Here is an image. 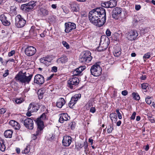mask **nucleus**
<instances>
[{
  "instance_id": "obj_1",
  "label": "nucleus",
  "mask_w": 155,
  "mask_h": 155,
  "mask_svg": "<svg viewBox=\"0 0 155 155\" xmlns=\"http://www.w3.org/2000/svg\"><path fill=\"white\" fill-rule=\"evenodd\" d=\"M90 21L98 27L102 26L106 21L105 10L101 7L97 8L90 12L89 14Z\"/></svg>"
},
{
  "instance_id": "obj_2",
  "label": "nucleus",
  "mask_w": 155,
  "mask_h": 155,
  "mask_svg": "<svg viewBox=\"0 0 155 155\" xmlns=\"http://www.w3.org/2000/svg\"><path fill=\"white\" fill-rule=\"evenodd\" d=\"M32 76V74H31L27 76L26 72L23 73L22 71H20L16 75L15 78L17 81L22 84H28L31 81Z\"/></svg>"
},
{
  "instance_id": "obj_3",
  "label": "nucleus",
  "mask_w": 155,
  "mask_h": 155,
  "mask_svg": "<svg viewBox=\"0 0 155 155\" xmlns=\"http://www.w3.org/2000/svg\"><path fill=\"white\" fill-rule=\"evenodd\" d=\"M91 54V53L88 51H84L80 56L79 59L80 62L85 64L89 63L92 58Z\"/></svg>"
},
{
  "instance_id": "obj_4",
  "label": "nucleus",
  "mask_w": 155,
  "mask_h": 155,
  "mask_svg": "<svg viewBox=\"0 0 155 155\" xmlns=\"http://www.w3.org/2000/svg\"><path fill=\"white\" fill-rule=\"evenodd\" d=\"M20 121L27 128L30 130H32L33 128L34 122L31 118L25 117L21 119Z\"/></svg>"
},
{
  "instance_id": "obj_5",
  "label": "nucleus",
  "mask_w": 155,
  "mask_h": 155,
  "mask_svg": "<svg viewBox=\"0 0 155 155\" xmlns=\"http://www.w3.org/2000/svg\"><path fill=\"white\" fill-rule=\"evenodd\" d=\"M102 68L98 64H96L91 66L90 71L92 75L95 77L99 76L101 74Z\"/></svg>"
},
{
  "instance_id": "obj_6",
  "label": "nucleus",
  "mask_w": 155,
  "mask_h": 155,
  "mask_svg": "<svg viewBox=\"0 0 155 155\" xmlns=\"http://www.w3.org/2000/svg\"><path fill=\"white\" fill-rule=\"evenodd\" d=\"M12 19L11 15L8 13H5L0 16V20L2 24L5 26L9 25Z\"/></svg>"
},
{
  "instance_id": "obj_7",
  "label": "nucleus",
  "mask_w": 155,
  "mask_h": 155,
  "mask_svg": "<svg viewBox=\"0 0 155 155\" xmlns=\"http://www.w3.org/2000/svg\"><path fill=\"white\" fill-rule=\"evenodd\" d=\"M26 23V21L22 16L18 15L15 18V25L18 28L23 27Z\"/></svg>"
},
{
  "instance_id": "obj_8",
  "label": "nucleus",
  "mask_w": 155,
  "mask_h": 155,
  "mask_svg": "<svg viewBox=\"0 0 155 155\" xmlns=\"http://www.w3.org/2000/svg\"><path fill=\"white\" fill-rule=\"evenodd\" d=\"M37 2L35 1H31L28 3L21 5V9L24 11L29 12L30 10L33 8L36 5Z\"/></svg>"
},
{
  "instance_id": "obj_9",
  "label": "nucleus",
  "mask_w": 155,
  "mask_h": 155,
  "mask_svg": "<svg viewBox=\"0 0 155 155\" xmlns=\"http://www.w3.org/2000/svg\"><path fill=\"white\" fill-rule=\"evenodd\" d=\"M46 118V115L45 113H43L38 118L34 120L37 124V126L41 129H43L44 125L42 120H45Z\"/></svg>"
},
{
  "instance_id": "obj_10",
  "label": "nucleus",
  "mask_w": 155,
  "mask_h": 155,
  "mask_svg": "<svg viewBox=\"0 0 155 155\" xmlns=\"http://www.w3.org/2000/svg\"><path fill=\"white\" fill-rule=\"evenodd\" d=\"M79 82V80L77 77H73L71 78L68 81V87L71 89H74L78 84Z\"/></svg>"
},
{
  "instance_id": "obj_11",
  "label": "nucleus",
  "mask_w": 155,
  "mask_h": 155,
  "mask_svg": "<svg viewBox=\"0 0 155 155\" xmlns=\"http://www.w3.org/2000/svg\"><path fill=\"white\" fill-rule=\"evenodd\" d=\"M117 4V2L115 0H110L109 1L102 3L101 5L103 7L108 8L115 7Z\"/></svg>"
},
{
  "instance_id": "obj_12",
  "label": "nucleus",
  "mask_w": 155,
  "mask_h": 155,
  "mask_svg": "<svg viewBox=\"0 0 155 155\" xmlns=\"http://www.w3.org/2000/svg\"><path fill=\"white\" fill-rule=\"evenodd\" d=\"M122 13V9L117 7L114 8L112 11V17L115 19H118L120 17Z\"/></svg>"
},
{
  "instance_id": "obj_13",
  "label": "nucleus",
  "mask_w": 155,
  "mask_h": 155,
  "mask_svg": "<svg viewBox=\"0 0 155 155\" xmlns=\"http://www.w3.org/2000/svg\"><path fill=\"white\" fill-rule=\"evenodd\" d=\"M81 97L80 94H78L74 95L72 97L71 100L68 104V106L71 108H73V106L76 104L77 101L80 99Z\"/></svg>"
},
{
  "instance_id": "obj_14",
  "label": "nucleus",
  "mask_w": 155,
  "mask_h": 155,
  "mask_svg": "<svg viewBox=\"0 0 155 155\" xmlns=\"http://www.w3.org/2000/svg\"><path fill=\"white\" fill-rule=\"evenodd\" d=\"M138 35L136 31L131 30L127 33V37L128 39L130 41L134 40L136 39Z\"/></svg>"
},
{
  "instance_id": "obj_15",
  "label": "nucleus",
  "mask_w": 155,
  "mask_h": 155,
  "mask_svg": "<svg viewBox=\"0 0 155 155\" xmlns=\"http://www.w3.org/2000/svg\"><path fill=\"white\" fill-rule=\"evenodd\" d=\"M36 48L33 46H28L26 48L25 51V54L28 56L34 55L36 52Z\"/></svg>"
},
{
  "instance_id": "obj_16",
  "label": "nucleus",
  "mask_w": 155,
  "mask_h": 155,
  "mask_svg": "<svg viewBox=\"0 0 155 155\" xmlns=\"http://www.w3.org/2000/svg\"><path fill=\"white\" fill-rule=\"evenodd\" d=\"M65 31L66 33H69L76 28V24L74 23L71 22L66 23L65 24Z\"/></svg>"
},
{
  "instance_id": "obj_17",
  "label": "nucleus",
  "mask_w": 155,
  "mask_h": 155,
  "mask_svg": "<svg viewBox=\"0 0 155 155\" xmlns=\"http://www.w3.org/2000/svg\"><path fill=\"white\" fill-rule=\"evenodd\" d=\"M45 82L44 77L40 74H37L34 78V82L38 84H42Z\"/></svg>"
},
{
  "instance_id": "obj_18",
  "label": "nucleus",
  "mask_w": 155,
  "mask_h": 155,
  "mask_svg": "<svg viewBox=\"0 0 155 155\" xmlns=\"http://www.w3.org/2000/svg\"><path fill=\"white\" fill-rule=\"evenodd\" d=\"M52 60L51 57L47 56L41 58L40 61L41 62L45 64L47 66H48L50 64Z\"/></svg>"
},
{
  "instance_id": "obj_19",
  "label": "nucleus",
  "mask_w": 155,
  "mask_h": 155,
  "mask_svg": "<svg viewBox=\"0 0 155 155\" xmlns=\"http://www.w3.org/2000/svg\"><path fill=\"white\" fill-rule=\"evenodd\" d=\"M72 138L69 136H65L62 140L63 145L66 147L69 146L72 141Z\"/></svg>"
},
{
  "instance_id": "obj_20",
  "label": "nucleus",
  "mask_w": 155,
  "mask_h": 155,
  "mask_svg": "<svg viewBox=\"0 0 155 155\" xmlns=\"http://www.w3.org/2000/svg\"><path fill=\"white\" fill-rule=\"evenodd\" d=\"M38 15L41 17H44L48 15L49 14V11L46 9L41 8L38 10Z\"/></svg>"
},
{
  "instance_id": "obj_21",
  "label": "nucleus",
  "mask_w": 155,
  "mask_h": 155,
  "mask_svg": "<svg viewBox=\"0 0 155 155\" xmlns=\"http://www.w3.org/2000/svg\"><path fill=\"white\" fill-rule=\"evenodd\" d=\"M38 107L35 103H31L29 105L28 108V111L31 112H36L38 110Z\"/></svg>"
},
{
  "instance_id": "obj_22",
  "label": "nucleus",
  "mask_w": 155,
  "mask_h": 155,
  "mask_svg": "<svg viewBox=\"0 0 155 155\" xmlns=\"http://www.w3.org/2000/svg\"><path fill=\"white\" fill-rule=\"evenodd\" d=\"M71 11L73 12H78L79 10V5L76 2H72L70 4Z\"/></svg>"
},
{
  "instance_id": "obj_23",
  "label": "nucleus",
  "mask_w": 155,
  "mask_h": 155,
  "mask_svg": "<svg viewBox=\"0 0 155 155\" xmlns=\"http://www.w3.org/2000/svg\"><path fill=\"white\" fill-rule=\"evenodd\" d=\"M70 119V117L67 113H62L60 114L59 120V122L61 123H63L64 121H66Z\"/></svg>"
},
{
  "instance_id": "obj_24",
  "label": "nucleus",
  "mask_w": 155,
  "mask_h": 155,
  "mask_svg": "<svg viewBox=\"0 0 155 155\" xmlns=\"http://www.w3.org/2000/svg\"><path fill=\"white\" fill-rule=\"evenodd\" d=\"M9 124L15 130H19L21 127L20 124L14 120H11L9 122Z\"/></svg>"
},
{
  "instance_id": "obj_25",
  "label": "nucleus",
  "mask_w": 155,
  "mask_h": 155,
  "mask_svg": "<svg viewBox=\"0 0 155 155\" xmlns=\"http://www.w3.org/2000/svg\"><path fill=\"white\" fill-rule=\"evenodd\" d=\"M100 43L108 46L110 43L109 38L105 36H102L101 38Z\"/></svg>"
},
{
  "instance_id": "obj_26",
  "label": "nucleus",
  "mask_w": 155,
  "mask_h": 155,
  "mask_svg": "<svg viewBox=\"0 0 155 155\" xmlns=\"http://www.w3.org/2000/svg\"><path fill=\"white\" fill-rule=\"evenodd\" d=\"M65 100L63 98H60L56 103V106L58 107L61 108L65 104Z\"/></svg>"
},
{
  "instance_id": "obj_27",
  "label": "nucleus",
  "mask_w": 155,
  "mask_h": 155,
  "mask_svg": "<svg viewBox=\"0 0 155 155\" xmlns=\"http://www.w3.org/2000/svg\"><path fill=\"white\" fill-rule=\"evenodd\" d=\"M108 46L100 43L99 45L97 48V50L98 51H104L108 47Z\"/></svg>"
},
{
  "instance_id": "obj_28",
  "label": "nucleus",
  "mask_w": 155,
  "mask_h": 155,
  "mask_svg": "<svg viewBox=\"0 0 155 155\" xmlns=\"http://www.w3.org/2000/svg\"><path fill=\"white\" fill-rule=\"evenodd\" d=\"M13 131L11 130H5L4 133V135L6 138H11L12 137Z\"/></svg>"
},
{
  "instance_id": "obj_29",
  "label": "nucleus",
  "mask_w": 155,
  "mask_h": 155,
  "mask_svg": "<svg viewBox=\"0 0 155 155\" xmlns=\"http://www.w3.org/2000/svg\"><path fill=\"white\" fill-rule=\"evenodd\" d=\"M110 117L112 121V123L114 122L115 123L117 120V118L116 114L115 113H113L110 115Z\"/></svg>"
},
{
  "instance_id": "obj_30",
  "label": "nucleus",
  "mask_w": 155,
  "mask_h": 155,
  "mask_svg": "<svg viewBox=\"0 0 155 155\" xmlns=\"http://www.w3.org/2000/svg\"><path fill=\"white\" fill-rule=\"evenodd\" d=\"M43 130V129H41L40 128H39V127H38L37 130L36 131V133L33 134V137H32L33 140H35L37 138V136L40 134H41V131Z\"/></svg>"
},
{
  "instance_id": "obj_31",
  "label": "nucleus",
  "mask_w": 155,
  "mask_h": 155,
  "mask_svg": "<svg viewBox=\"0 0 155 155\" xmlns=\"http://www.w3.org/2000/svg\"><path fill=\"white\" fill-rule=\"evenodd\" d=\"M45 93V91L42 89H39L38 92L37 94L38 95V98L39 99H42L43 97V94Z\"/></svg>"
},
{
  "instance_id": "obj_32",
  "label": "nucleus",
  "mask_w": 155,
  "mask_h": 155,
  "mask_svg": "<svg viewBox=\"0 0 155 155\" xmlns=\"http://www.w3.org/2000/svg\"><path fill=\"white\" fill-rule=\"evenodd\" d=\"M68 61V58L66 56H63V57L59 58L58 61L59 63H61L62 64L64 63L67 62Z\"/></svg>"
},
{
  "instance_id": "obj_33",
  "label": "nucleus",
  "mask_w": 155,
  "mask_h": 155,
  "mask_svg": "<svg viewBox=\"0 0 155 155\" xmlns=\"http://www.w3.org/2000/svg\"><path fill=\"white\" fill-rule=\"evenodd\" d=\"M114 123H112L109 124V126L108 127L107 130V132L109 134L112 133L113 130H114Z\"/></svg>"
},
{
  "instance_id": "obj_34",
  "label": "nucleus",
  "mask_w": 155,
  "mask_h": 155,
  "mask_svg": "<svg viewBox=\"0 0 155 155\" xmlns=\"http://www.w3.org/2000/svg\"><path fill=\"white\" fill-rule=\"evenodd\" d=\"M134 99L138 101L140 99V97L138 94L137 93L133 92L132 94Z\"/></svg>"
},
{
  "instance_id": "obj_35",
  "label": "nucleus",
  "mask_w": 155,
  "mask_h": 155,
  "mask_svg": "<svg viewBox=\"0 0 155 155\" xmlns=\"http://www.w3.org/2000/svg\"><path fill=\"white\" fill-rule=\"evenodd\" d=\"M30 146H27L26 147L21 151V153L23 154H26L28 153L30 151Z\"/></svg>"
},
{
  "instance_id": "obj_36",
  "label": "nucleus",
  "mask_w": 155,
  "mask_h": 155,
  "mask_svg": "<svg viewBox=\"0 0 155 155\" xmlns=\"http://www.w3.org/2000/svg\"><path fill=\"white\" fill-rule=\"evenodd\" d=\"M81 73L80 71L79 70V68H78L73 71V74L74 76H78Z\"/></svg>"
},
{
  "instance_id": "obj_37",
  "label": "nucleus",
  "mask_w": 155,
  "mask_h": 155,
  "mask_svg": "<svg viewBox=\"0 0 155 155\" xmlns=\"http://www.w3.org/2000/svg\"><path fill=\"white\" fill-rule=\"evenodd\" d=\"M17 8L15 6H13L11 7L10 8L11 11L12 12H13L14 14L16 15V9Z\"/></svg>"
},
{
  "instance_id": "obj_38",
  "label": "nucleus",
  "mask_w": 155,
  "mask_h": 155,
  "mask_svg": "<svg viewBox=\"0 0 155 155\" xmlns=\"http://www.w3.org/2000/svg\"><path fill=\"white\" fill-rule=\"evenodd\" d=\"M150 52H147L146 54H144L143 56V59L145 60H146L150 58Z\"/></svg>"
},
{
  "instance_id": "obj_39",
  "label": "nucleus",
  "mask_w": 155,
  "mask_h": 155,
  "mask_svg": "<svg viewBox=\"0 0 155 155\" xmlns=\"http://www.w3.org/2000/svg\"><path fill=\"white\" fill-rule=\"evenodd\" d=\"M152 97H149V96H147V97L145 99V101L146 103L148 104H150L151 103V101L150 100Z\"/></svg>"
},
{
  "instance_id": "obj_40",
  "label": "nucleus",
  "mask_w": 155,
  "mask_h": 155,
  "mask_svg": "<svg viewBox=\"0 0 155 155\" xmlns=\"http://www.w3.org/2000/svg\"><path fill=\"white\" fill-rule=\"evenodd\" d=\"M83 143H78L75 146L77 149L78 150H80L83 147Z\"/></svg>"
},
{
  "instance_id": "obj_41",
  "label": "nucleus",
  "mask_w": 155,
  "mask_h": 155,
  "mask_svg": "<svg viewBox=\"0 0 155 155\" xmlns=\"http://www.w3.org/2000/svg\"><path fill=\"white\" fill-rule=\"evenodd\" d=\"M148 84L147 83H143L141 84L142 88L144 90H145V91H147V88L148 87Z\"/></svg>"
},
{
  "instance_id": "obj_42",
  "label": "nucleus",
  "mask_w": 155,
  "mask_h": 155,
  "mask_svg": "<svg viewBox=\"0 0 155 155\" xmlns=\"http://www.w3.org/2000/svg\"><path fill=\"white\" fill-rule=\"evenodd\" d=\"M86 107L88 108H90L91 107H93V102L91 100H89L86 104Z\"/></svg>"
},
{
  "instance_id": "obj_43",
  "label": "nucleus",
  "mask_w": 155,
  "mask_h": 155,
  "mask_svg": "<svg viewBox=\"0 0 155 155\" xmlns=\"http://www.w3.org/2000/svg\"><path fill=\"white\" fill-rule=\"evenodd\" d=\"M121 51H115L114 52V54L115 56L116 57H118L121 54Z\"/></svg>"
},
{
  "instance_id": "obj_44",
  "label": "nucleus",
  "mask_w": 155,
  "mask_h": 155,
  "mask_svg": "<svg viewBox=\"0 0 155 155\" xmlns=\"http://www.w3.org/2000/svg\"><path fill=\"white\" fill-rule=\"evenodd\" d=\"M62 43L63 46L65 47L67 49H69L70 48V46L68 44L67 42L65 41H63L62 42Z\"/></svg>"
},
{
  "instance_id": "obj_45",
  "label": "nucleus",
  "mask_w": 155,
  "mask_h": 155,
  "mask_svg": "<svg viewBox=\"0 0 155 155\" xmlns=\"http://www.w3.org/2000/svg\"><path fill=\"white\" fill-rule=\"evenodd\" d=\"M23 101V99L22 98L17 99L15 101V102L17 104H20L21 103H22Z\"/></svg>"
},
{
  "instance_id": "obj_46",
  "label": "nucleus",
  "mask_w": 155,
  "mask_h": 155,
  "mask_svg": "<svg viewBox=\"0 0 155 155\" xmlns=\"http://www.w3.org/2000/svg\"><path fill=\"white\" fill-rule=\"evenodd\" d=\"M116 112L118 116V117L119 119H122V117L121 114L120 113L119 109H117L116 110Z\"/></svg>"
},
{
  "instance_id": "obj_47",
  "label": "nucleus",
  "mask_w": 155,
  "mask_h": 155,
  "mask_svg": "<svg viewBox=\"0 0 155 155\" xmlns=\"http://www.w3.org/2000/svg\"><path fill=\"white\" fill-rule=\"evenodd\" d=\"M83 147H84L85 150H87V148L88 147V143L87 142L85 141L83 143Z\"/></svg>"
},
{
  "instance_id": "obj_48",
  "label": "nucleus",
  "mask_w": 155,
  "mask_h": 155,
  "mask_svg": "<svg viewBox=\"0 0 155 155\" xmlns=\"http://www.w3.org/2000/svg\"><path fill=\"white\" fill-rule=\"evenodd\" d=\"M6 111V109L5 108H2L0 109V114H4Z\"/></svg>"
},
{
  "instance_id": "obj_49",
  "label": "nucleus",
  "mask_w": 155,
  "mask_h": 155,
  "mask_svg": "<svg viewBox=\"0 0 155 155\" xmlns=\"http://www.w3.org/2000/svg\"><path fill=\"white\" fill-rule=\"evenodd\" d=\"M5 145L3 144V142L2 144H1V147H0V150L2 151H5Z\"/></svg>"
},
{
  "instance_id": "obj_50",
  "label": "nucleus",
  "mask_w": 155,
  "mask_h": 155,
  "mask_svg": "<svg viewBox=\"0 0 155 155\" xmlns=\"http://www.w3.org/2000/svg\"><path fill=\"white\" fill-rule=\"evenodd\" d=\"M9 74V71L8 70H6L5 71V73L3 74V76L4 77H5L7 76Z\"/></svg>"
},
{
  "instance_id": "obj_51",
  "label": "nucleus",
  "mask_w": 155,
  "mask_h": 155,
  "mask_svg": "<svg viewBox=\"0 0 155 155\" xmlns=\"http://www.w3.org/2000/svg\"><path fill=\"white\" fill-rule=\"evenodd\" d=\"M15 53V51L14 50H12L11 51L9 52L8 53V56L9 57H11Z\"/></svg>"
},
{
  "instance_id": "obj_52",
  "label": "nucleus",
  "mask_w": 155,
  "mask_h": 155,
  "mask_svg": "<svg viewBox=\"0 0 155 155\" xmlns=\"http://www.w3.org/2000/svg\"><path fill=\"white\" fill-rule=\"evenodd\" d=\"M106 34L107 36H110L111 34V32L109 29H107L106 31Z\"/></svg>"
},
{
  "instance_id": "obj_53",
  "label": "nucleus",
  "mask_w": 155,
  "mask_h": 155,
  "mask_svg": "<svg viewBox=\"0 0 155 155\" xmlns=\"http://www.w3.org/2000/svg\"><path fill=\"white\" fill-rule=\"evenodd\" d=\"M128 94V91L126 90H124L123 91H122L121 92V94H122L123 96H126Z\"/></svg>"
},
{
  "instance_id": "obj_54",
  "label": "nucleus",
  "mask_w": 155,
  "mask_h": 155,
  "mask_svg": "<svg viewBox=\"0 0 155 155\" xmlns=\"http://www.w3.org/2000/svg\"><path fill=\"white\" fill-rule=\"evenodd\" d=\"M57 67L56 66H54L52 68L51 71L53 72H56L57 71Z\"/></svg>"
},
{
  "instance_id": "obj_55",
  "label": "nucleus",
  "mask_w": 155,
  "mask_h": 155,
  "mask_svg": "<svg viewBox=\"0 0 155 155\" xmlns=\"http://www.w3.org/2000/svg\"><path fill=\"white\" fill-rule=\"evenodd\" d=\"M136 114V113L135 112H134L130 117L131 119L134 120L135 118Z\"/></svg>"
},
{
  "instance_id": "obj_56",
  "label": "nucleus",
  "mask_w": 155,
  "mask_h": 155,
  "mask_svg": "<svg viewBox=\"0 0 155 155\" xmlns=\"http://www.w3.org/2000/svg\"><path fill=\"white\" fill-rule=\"evenodd\" d=\"M96 109L94 107H91L90 109V111L92 113H94L96 111Z\"/></svg>"
},
{
  "instance_id": "obj_57",
  "label": "nucleus",
  "mask_w": 155,
  "mask_h": 155,
  "mask_svg": "<svg viewBox=\"0 0 155 155\" xmlns=\"http://www.w3.org/2000/svg\"><path fill=\"white\" fill-rule=\"evenodd\" d=\"M140 8L141 6L139 5H135V9L137 11L139 10L140 9Z\"/></svg>"
},
{
  "instance_id": "obj_58",
  "label": "nucleus",
  "mask_w": 155,
  "mask_h": 155,
  "mask_svg": "<svg viewBox=\"0 0 155 155\" xmlns=\"http://www.w3.org/2000/svg\"><path fill=\"white\" fill-rule=\"evenodd\" d=\"M140 79L141 80H145L146 79V77L145 75H142V76L140 77Z\"/></svg>"
},
{
  "instance_id": "obj_59",
  "label": "nucleus",
  "mask_w": 155,
  "mask_h": 155,
  "mask_svg": "<svg viewBox=\"0 0 155 155\" xmlns=\"http://www.w3.org/2000/svg\"><path fill=\"white\" fill-rule=\"evenodd\" d=\"M78 68H79V70L80 71L81 73L84 69V68L83 66L80 67Z\"/></svg>"
},
{
  "instance_id": "obj_60",
  "label": "nucleus",
  "mask_w": 155,
  "mask_h": 155,
  "mask_svg": "<svg viewBox=\"0 0 155 155\" xmlns=\"http://www.w3.org/2000/svg\"><path fill=\"white\" fill-rule=\"evenodd\" d=\"M31 112H30L29 111H28V112L26 113V115L28 117H30L31 115V113H32Z\"/></svg>"
},
{
  "instance_id": "obj_61",
  "label": "nucleus",
  "mask_w": 155,
  "mask_h": 155,
  "mask_svg": "<svg viewBox=\"0 0 155 155\" xmlns=\"http://www.w3.org/2000/svg\"><path fill=\"white\" fill-rule=\"evenodd\" d=\"M16 153L18 154H19V153H20V149L19 148H16Z\"/></svg>"
},
{
  "instance_id": "obj_62",
  "label": "nucleus",
  "mask_w": 155,
  "mask_h": 155,
  "mask_svg": "<svg viewBox=\"0 0 155 155\" xmlns=\"http://www.w3.org/2000/svg\"><path fill=\"white\" fill-rule=\"evenodd\" d=\"M15 60L13 59H9L8 60L6 61V63L7 64L9 61L13 62H14Z\"/></svg>"
},
{
  "instance_id": "obj_63",
  "label": "nucleus",
  "mask_w": 155,
  "mask_h": 155,
  "mask_svg": "<svg viewBox=\"0 0 155 155\" xmlns=\"http://www.w3.org/2000/svg\"><path fill=\"white\" fill-rule=\"evenodd\" d=\"M121 123V121L120 120H119L117 123V125L118 126H119L120 125Z\"/></svg>"
},
{
  "instance_id": "obj_64",
  "label": "nucleus",
  "mask_w": 155,
  "mask_h": 155,
  "mask_svg": "<svg viewBox=\"0 0 155 155\" xmlns=\"http://www.w3.org/2000/svg\"><path fill=\"white\" fill-rule=\"evenodd\" d=\"M51 7L53 9H56L57 8V5L56 4H52L51 5Z\"/></svg>"
}]
</instances>
